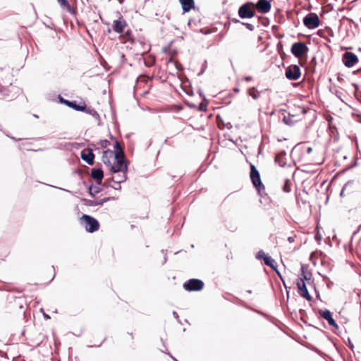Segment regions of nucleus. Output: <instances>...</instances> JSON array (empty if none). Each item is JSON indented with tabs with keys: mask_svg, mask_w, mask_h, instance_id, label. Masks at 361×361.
<instances>
[{
	"mask_svg": "<svg viewBox=\"0 0 361 361\" xmlns=\"http://www.w3.org/2000/svg\"><path fill=\"white\" fill-rule=\"evenodd\" d=\"M116 164H112L109 166L110 171L114 173L122 172L121 178H119L116 180V183H120L126 180V171H127V165L125 163L124 158H118L114 159Z\"/></svg>",
	"mask_w": 361,
	"mask_h": 361,
	"instance_id": "nucleus-1",
	"label": "nucleus"
},
{
	"mask_svg": "<svg viewBox=\"0 0 361 361\" xmlns=\"http://www.w3.org/2000/svg\"><path fill=\"white\" fill-rule=\"evenodd\" d=\"M250 177L253 185L257 189L258 193L260 195H262V193L265 190V187L261 181L259 171L257 169L255 166L252 164H250Z\"/></svg>",
	"mask_w": 361,
	"mask_h": 361,
	"instance_id": "nucleus-2",
	"label": "nucleus"
},
{
	"mask_svg": "<svg viewBox=\"0 0 361 361\" xmlns=\"http://www.w3.org/2000/svg\"><path fill=\"white\" fill-rule=\"evenodd\" d=\"M7 308L10 312L24 314L25 309V299L21 297L13 298L12 300L9 301Z\"/></svg>",
	"mask_w": 361,
	"mask_h": 361,
	"instance_id": "nucleus-3",
	"label": "nucleus"
},
{
	"mask_svg": "<svg viewBox=\"0 0 361 361\" xmlns=\"http://www.w3.org/2000/svg\"><path fill=\"white\" fill-rule=\"evenodd\" d=\"M301 269H302V274L301 276L298 279V281H297V287L298 288V293L302 297L305 298L307 300L311 301L312 298L310 295V294L309 293L307 288L306 287V284L304 281V280H309L310 278L307 277V276L304 274V267L303 266H302Z\"/></svg>",
	"mask_w": 361,
	"mask_h": 361,
	"instance_id": "nucleus-4",
	"label": "nucleus"
},
{
	"mask_svg": "<svg viewBox=\"0 0 361 361\" xmlns=\"http://www.w3.org/2000/svg\"><path fill=\"white\" fill-rule=\"evenodd\" d=\"M80 221L85 230L89 233L95 232L99 228V224L98 221L92 216L83 214Z\"/></svg>",
	"mask_w": 361,
	"mask_h": 361,
	"instance_id": "nucleus-5",
	"label": "nucleus"
},
{
	"mask_svg": "<svg viewBox=\"0 0 361 361\" xmlns=\"http://www.w3.org/2000/svg\"><path fill=\"white\" fill-rule=\"evenodd\" d=\"M361 228V225H359L357 230L354 231L353 233L350 243V250L352 254L355 253L357 257H360V251L361 247H360V242L361 241V237L358 236V232Z\"/></svg>",
	"mask_w": 361,
	"mask_h": 361,
	"instance_id": "nucleus-6",
	"label": "nucleus"
},
{
	"mask_svg": "<svg viewBox=\"0 0 361 361\" xmlns=\"http://www.w3.org/2000/svg\"><path fill=\"white\" fill-rule=\"evenodd\" d=\"M359 188L360 184L358 181L355 183L354 180H349L343 187L340 195L344 197L353 195L355 192L358 193Z\"/></svg>",
	"mask_w": 361,
	"mask_h": 361,
	"instance_id": "nucleus-7",
	"label": "nucleus"
},
{
	"mask_svg": "<svg viewBox=\"0 0 361 361\" xmlns=\"http://www.w3.org/2000/svg\"><path fill=\"white\" fill-rule=\"evenodd\" d=\"M291 53L298 59L302 58L309 51V48L304 42H295L291 47Z\"/></svg>",
	"mask_w": 361,
	"mask_h": 361,
	"instance_id": "nucleus-8",
	"label": "nucleus"
},
{
	"mask_svg": "<svg viewBox=\"0 0 361 361\" xmlns=\"http://www.w3.org/2000/svg\"><path fill=\"white\" fill-rule=\"evenodd\" d=\"M303 23L307 28L314 29L319 26L320 20L316 13H310L303 18Z\"/></svg>",
	"mask_w": 361,
	"mask_h": 361,
	"instance_id": "nucleus-9",
	"label": "nucleus"
},
{
	"mask_svg": "<svg viewBox=\"0 0 361 361\" xmlns=\"http://www.w3.org/2000/svg\"><path fill=\"white\" fill-rule=\"evenodd\" d=\"M183 288L188 291H199L204 288V283L200 279H192L183 284Z\"/></svg>",
	"mask_w": 361,
	"mask_h": 361,
	"instance_id": "nucleus-10",
	"label": "nucleus"
},
{
	"mask_svg": "<svg viewBox=\"0 0 361 361\" xmlns=\"http://www.w3.org/2000/svg\"><path fill=\"white\" fill-rule=\"evenodd\" d=\"M252 3H246L243 4L238 9V16L240 18H251L255 16V10L251 8Z\"/></svg>",
	"mask_w": 361,
	"mask_h": 361,
	"instance_id": "nucleus-11",
	"label": "nucleus"
},
{
	"mask_svg": "<svg viewBox=\"0 0 361 361\" xmlns=\"http://www.w3.org/2000/svg\"><path fill=\"white\" fill-rule=\"evenodd\" d=\"M300 75V68L298 65H290L286 69V77L290 80H296Z\"/></svg>",
	"mask_w": 361,
	"mask_h": 361,
	"instance_id": "nucleus-12",
	"label": "nucleus"
},
{
	"mask_svg": "<svg viewBox=\"0 0 361 361\" xmlns=\"http://www.w3.org/2000/svg\"><path fill=\"white\" fill-rule=\"evenodd\" d=\"M343 63L347 67H353L358 61L357 56L352 52H345L343 54Z\"/></svg>",
	"mask_w": 361,
	"mask_h": 361,
	"instance_id": "nucleus-13",
	"label": "nucleus"
},
{
	"mask_svg": "<svg viewBox=\"0 0 361 361\" xmlns=\"http://www.w3.org/2000/svg\"><path fill=\"white\" fill-rule=\"evenodd\" d=\"M127 23L123 17L121 16L117 20H114L112 24V29L116 33L121 34L124 32L125 28L127 27Z\"/></svg>",
	"mask_w": 361,
	"mask_h": 361,
	"instance_id": "nucleus-14",
	"label": "nucleus"
},
{
	"mask_svg": "<svg viewBox=\"0 0 361 361\" xmlns=\"http://www.w3.org/2000/svg\"><path fill=\"white\" fill-rule=\"evenodd\" d=\"M319 314L324 319H326L329 324L334 327L335 329H338V326L336 324V321L333 319L332 314L329 310H320L319 311Z\"/></svg>",
	"mask_w": 361,
	"mask_h": 361,
	"instance_id": "nucleus-15",
	"label": "nucleus"
},
{
	"mask_svg": "<svg viewBox=\"0 0 361 361\" xmlns=\"http://www.w3.org/2000/svg\"><path fill=\"white\" fill-rule=\"evenodd\" d=\"M60 101L61 103L66 104L68 107L73 109L75 111H80L85 110V102H82V103L78 104L75 101H73V102L68 101L62 97L60 98Z\"/></svg>",
	"mask_w": 361,
	"mask_h": 361,
	"instance_id": "nucleus-16",
	"label": "nucleus"
},
{
	"mask_svg": "<svg viewBox=\"0 0 361 361\" xmlns=\"http://www.w3.org/2000/svg\"><path fill=\"white\" fill-rule=\"evenodd\" d=\"M255 6L259 12L267 13L271 10V5L268 0H259Z\"/></svg>",
	"mask_w": 361,
	"mask_h": 361,
	"instance_id": "nucleus-17",
	"label": "nucleus"
},
{
	"mask_svg": "<svg viewBox=\"0 0 361 361\" xmlns=\"http://www.w3.org/2000/svg\"><path fill=\"white\" fill-rule=\"evenodd\" d=\"M81 158L89 165H92L94 164V155L92 150L90 149H85L82 150L81 152Z\"/></svg>",
	"mask_w": 361,
	"mask_h": 361,
	"instance_id": "nucleus-18",
	"label": "nucleus"
},
{
	"mask_svg": "<svg viewBox=\"0 0 361 361\" xmlns=\"http://www.w3.org/2000/svg\"><path fill=\"white\" fill-rule=\"evenodd\" d=\"M113 157H114V154L112 150L106 149V150L104 151L103 155L102 157L103 163L106 166L109 167L110 165L111 164V159L113 158Z\"/></svg>",
	"mask_w": 361,
	"mask_h": 361,
	"instance_id": "nucleus-19",
	"label": "nucleus"
},
{
	"mask_svg": "<svg viewBox=\"0 0 361 361\" xmlns=\"http://www.w3.org/2000/svg\"><path fill=\"white\" fill-rule=\"evenodd\" d=\"M91 176L99 185L102 183L104 178V173L101 169H92L91 171Z\"/></svg>",
	"mask_w": 361,
	"mask_h": 361,
	"instance_id": "nucleus-20",
	"label": "nucleus"
},
{
	"mask_svg": "<svg viewBox=\"0 0 361 361\" xmlns=\"http://www.w3.org/2000/svg\"><path fill=\"white\" fill-rule=\"evenodd\" d=\"M184 13L189 12L195 7L194 0H179Z\"/></svg>",
	"mask_w": 361,
	"mask_h": 361,
	"instance_id": "nucleus-21",
	"label": "nucleus"
},
{
	"mask_svg": "<svg viewBox=\"0 0 361 361\" xmlns=\"http://www.w3.org/2000/svg\"><path fill=\"white\" fill-rule=\"evenodd\" d=\"M264 262L266 265L270 267L272 269H274L281 279V275L276 269V264L274 259H272L270 256L267 255L266 257L264 258Z\"/></svg>",
	"mask_w": 361,
	"mask_h": 361,
	"instance_id": "nucleus-22",
	"label": "nucleus"
},
{
	"mask_svg": "<svg viewBox=\"0 0 361 361\" xmlns=\"http://www.w3.org/2000/svg\"><path fill=\"white\" fill-rule=\"evenodd\" d=\"M114 148H115V152L114 153V159H118V158H124V152H123V150L120 145V143L118 142H115V145H114Z\"/></svg>",
	"mask_w": 361,
	"mask_h": 361,
	"instance_id": "nucleus-23",
	"label": "nucleus"
},
{
	"mask_svg": "<svg viewBox=\"0 0 361 361\" xmlns=\"http://www.w3.org/2000/svg\"><path fill=\"white\" fill-rule=\"evenodd\" d=\"M360 217L359 210L355 209H350L348 210V219L353 221H358Z\"/></svg>",
	"mask_w": 361,
	"mask_h": 361,
	"instance_id": "nucleus-24",
	"label": "nucleus"
},
{
	"mask_svg": "<svg viewBox=\"0 0 361 361\" xmlns=\"http://www.w3.org/2000/svg\"><path fill=\"white\" fill-rule=\"evenodd\" d=\"M109 198H104L102 200H100L99 201L95 200H87L86 204L88 206H99L102 205L104 202H107Z\"/></svg>",
	"mask_w": 361,
	"mask_h": 361,
	"instance_id": "nucleus-25",
	"label": "nucleus"
},
{
	"mask_svg": "<svg viewBox=\"0 0 361 361\" xmlns=\"http://www.w3.org/2000/svg\"><path fill=\"white\" fill-rule=\"evenodd\" d=\"M58 3L62 8H66L69 13H73V8L70 6L67 0H57Z\"/></svg>",
	"mask_w": 361,
	"mask_h": 361,
	"instance_id": "nucleus-26",
	"label": "nucleus"
},
{
	"mask_svg": "<svg viewBox=\"0 0 361 361\" xmlns=\"http://www.w3.org/2000/svg\"><path fill=\"white\" fill-rule=\"evenodd\" d=\"M293 117V116H291L290 114H283L282 121L286 125L291 126L294 124Z\"/></svg>",
	"mask_w": 361,
	"mask_h": 361,
	"instance_id": "nucleus-27",
	"label": "nucleus"
},
{
	"mask_svg": "<svg viewBox=\"0 0 361 361\" xmlns=\"http://www.w3.org/2000/svg\"><path fill=\"white\" fill-rule=\"evenodd\" d=\"M285 154H277L275 157V162L279 164V166L283 167L286 165V161L284 160Z\"/></svg>",
	"mask_w": 361,
	"mask_h": 361,
	"instance_id": "nucleus-28",
	"label": "nucleus"
},
{
	"mask_svg": "<svg viewBox=\"0 0 361 361\" xmlns=\"http://www.w3.org/2000/svg\"><path fill=\"white\" fill-rule=\"evenodd\" d=\"M83 111H85L87 114L92 116L94 118H98L99 117V114L97 112V111H95L94 109L92 108H87L85 106V110H84Z\"/></svg>",
	"mask_w": 361,
	"mask_h": 361,
	"instance_id": "nucleus-29",
	"label": "nucleus"
},
{
	"mask_svg": "<svg viewBox=\"0 0 361 361\" xmlns=\"http://www.w3.org/2000/svg\"><path fill=\"white\" fill-rule=\"evenodd\" d=\"M249 95L254 99H257L259 97V93L255 87H252L249 90Z\"/></svg>",
	"mask_w": 361,
	"mask_h": 361,
	"instance_id": "nucleus-30",
	"label": "nucleus"
},
{
	"mask_svg": "<svg viewBox=\"0 0 361 361\" xmlns=\"http://www.w3.org/2000/svg\"><path fill=\"white\" fill-rule=\"evenodd\" d=\"M100 192V188L98 186L94 187L93 185H90L89 187V193L90 195L94 197V195Z\"/></svg>",
	"mask_w": 361,
	"mask_h": 361,
	"instance_id": "nucleus-31",
	"label": "nucleus"
},
{
	"mask_svg": "<svg viewBox=\"0 0 361 361\" xmlns=\"http://www.w3.org/2000/svg\"><path fill=\"white\" fill-rule=\"evenodd\" d=\"M290 181L288 179L285 180V183L283 187V190L285 192H289L290 191Z\"/></svg>",
	"mask_w": 361,
	"mask_h": 361,
	"instance_id": "nucleus-32",
	"label": "nucleus"
},
{
	"mask_svg": "<svg viewBox=\"0 0 361 361\" xmlns=\"http://www.w3.org/2000/svg\"><path fill=\"white\" fill-rule=\"evenodd\" d=\"M267 255L265 254V252L263 250H259L256 255L257 259H263L266 257Z\"/></svg>",
	"mask_w": 361,
	"mask_h": 361,
	"instance_id": "nucleus-33",
	"label": "nucleus"
},
{
	"mask_svg": "<svg viewBox=\"0 0 361 361\" xmlns=\"http://www.w3.org/2000/svg\"><path fill=\"white\" fill-rule=\"evenodd\" d=\"M353 85L355 87V96L357 98V99L358 101H360V97H361V95H359V92H357L358 89H359V85L357 84H355V83H353Z\"/></svg>",
	"mask_w": 361,
	"mask_h": 361,
	"instance_id": "nucleus-34",
	"label": "nucleus"
},
{
	"mask_svg": "<svg viewBox=\"0 0 361 361\" xmlns=\"http://www.w3.org/2000/svg\"><path fill=\"white\" fill-rule=\"evenodd\" d=\"M99 145L102 148H106L110 145V142L107 140H101Z\"/></svg>",
	"mask_w": 361,
	"mask_h": 361,
	"instance_id": "nucleus-35",
	"label": "nucleus"
},
{
	"mask_svg": "<svg viewBox=\"0 0 361 361\" xmlns=\"http://www.w3.org/2000/svg\"><path fill=\"white\" fill-rule=\"evenodd\" d=\"M247 29H248L250 31H253L255 29V27L252 24L248 23H242Z\"/></svg>",
	"mask_w": 361,
	"mask_h": 361,
	"instance_id": "nucleus-36",
	"label": "nucleus"
},
{
	"mask_svg": "<svg viewBox=\"0 0 361 361\" xmlns=\"http://www.w3.org/2000/svg\"><path fill=\"white\" fill-rule=\"evenodd\" d=\"M244 80L247 82H249V81H251L252 80V77L251 76H246L244 78Z\"/></svg>",
	"mask_w": 361,
	"mask_h": 361,
	"instance_id": "nucleus-37",
	"label": "nucleus"
},
{
	"mask_svg": "<svg viewBox=\"0 0 361 361\" xmlns=\"http://www.w3.org/2000/svg\"><path fill=\"white\" fill-rule=\"evenodd\" d=\"M121 178V176H116L112 178V180L116 182V180Z\"/></svg>",
	"mask_w": 361,
	"mask_h": 361,
	"instance_id": "nucleus-38",
	"label": "nucleus"
},
{
	"mask_svg": "<svg viewBox=\"0 0 361 361\" xmlns=\"http://www.w3.org/2000/svg\"><path fill=\"white\" fill-rule=\"evenodd\" d=\"M306 152L307 154H310L312 152V148L311 147H307Z\"/></svg>",
	"mask_w": 361,
	"mask_h": 361,
	"instance_id": "nucleus-39",
	"label": "nucleus"
},
{
	"mask_svg": "<svg viewBox=\"0 0 361 361\" xmlns=\"http://www.w3.org/2000/svg\"><path fill=\"white\" fill-rule=\"evenodd\" d=\"M288 240L290 243H293L294 241V238H293V237H288Z\"/></svg>",
	"mask_w": 361,
	"mask_h": 361,
	"instance_id": "nucleus-40",
	"label": "nucleus"
},
{
	"mask_svg": "<svg viewBox=\"0 0 361 361\" xmlns=\"http://www.w3.org/2000/svg\"><path fill=\"white\" fill-rule=\"evenodd\" d=\"M129 35H130V32L127 31L126 33V37H128V39H129V37H128Z\"/></svg>",
	"mask_w": 361,
	"mask_h": 361,
	"instance_id": "nucleus-41",
	"label": "nucleus"
},
{
	"mask_svg": "<svg viewBox=\"0 0 361 361\" xmlns=\"http://www.w3.org/2000/svg\"><path fill=\"white\" fill-rule=\"evenodd\" d=\"M349 346L353 350V345L349 341Z\"/></svg>",
	"mask_w": 361,
	"mask_h": 361,
	"instance_id": "nucleus-42",
	"label": "nucleus"
},
{
	"mask_svg": "<svg viewBox=\"0 0 361 361\" xmlns=\"http://www.w3.org/2000/svg\"><path fill=\"white\" fill-rule=\"evenodd\" d=\"M173 314L176 317H178V316L177 312H175V311H173Z\"/></svg>",
	"mask_w": 361,
	"mask_h": 361,
	"instance_id": "nucleus-43",
	"label": "nucleus"
},
{
	"mask_svg": "<svg viewBox=\"0 0 361 361\" xmlns=\"http://www.w3.org/2000/svg\"><path fill=\"white\" fill-rule=\"evenodd\" d=\"M234 91H235V92H239V89H238V88H235V89H234Z\"/></svg>",
	"mask_w": 361,
	"mask_h": 361,
	"instance_id": "nucleus-44",
	"label": "nucleus"
},
{
	"mask_svg": "<svg viewBox=\"0 0 361 361\" xmlns=\"http://www.w3.org/2000/svg\"><path fill=\"white\" fill-rule=\"evenodd\" d=\"M247 292L248 293H252V291H251L250 290H247Z\"/></svg>",
	"mask_w": 361,
	"mask_h": 361,
	"instance_id": "nucleus-45",
	"label": "nucleus"
}]
</instances>
